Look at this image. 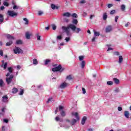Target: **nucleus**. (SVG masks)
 I'll use <instances>...</instances> for the list:
<instances>
[{
  "instance_id": "nucleus-1",
  "label": "nucleus",
  "mask_w": 131,
  "mask_h": 131,
  "mask_svg": "<svg viewBox=\"0 0 131 131\" xmlns=\"http://www.w3.org/2000/svg\"><path fill=\"white\" fill-rule=\"evenodd\" d=\"M61 29L62 30V31L66 32L67 36L70 35V31H69V29H71V30L73 32H75V33H79V32L81 31V28H76V26L73 25V24L68 25L67 27L63 26L61 27Z\"/></svg>"
},
{
  "instance_id": "nucleus-2",
  "label": "nucleus",
  "mask_w": 131,
  "mask_h": 131,
  "mask_svg": "<svg viewBox=\"0 0 131 131\" xmlns=\"http://www.w3.org/2000/svg\"><path fill=\"white\" fill-rule=\"evenodd\" d=\"M64 68H62V65L59 64L58 67L52 68V71L53 72H58L59 71L60 72H63V71H64Z\"/></svg>"
},
{
  "instance_id": "nucleus-3",
  "label": "nucleus",
  "mask_w": 131,
  "mask_h": 131,
  "mask_svg": "<svg viewBox=\"0 0 131 131\" xmlns=\"http://www.w3.org/2000/svg\"><path fill=\"white\" fill-rule=\"evenodd\" d=\"M14 54H23V50L21 48L17 47H15V49H13Z\"/></svg>"
},
{
  "instance_id": "nucleus-4",
  "label": "nucleus",
  "mask_w": 131,
  "mask_h": 131,
  "mask_svg": "<svg viewBox=\"0 0 131 131\" xmlns=\"http://www.w3.org/2000/svg\"><path fill=\"white\" fill-rule=\"evenodd\" d=\"M14 78V75L12 74L10 75V77L6 78V82L7 84H10Z\"/></svg>"
},
{
  "instance_id": "nucleus-5",
  "label": "nucleus",
  "mask_w": 131,
  "mask_h": 131,
  "mask_svg": "<svg viewBox=\"0 0 131 131\" xmlns=\"http://www.w3.org/2000/svg\"><path fill=\"white\" fill-rule=\"evenodd\" d=\"M8 14L10 17H15V16H16L17 15H18L17 13H15L13 11H8Z\"/></svg>"
},
{
  "instance_id": "nucleus-6",
  "label": "nucleus",
  "mask_w": 131,
  "mask_h": 131,
  "mask_svg": "<svg viewBox=\"0 0 131 131\" xmlns=\"http://www.w3.org/2000/svg\"><path fill=\"white\" fill-rule=\"evenodd\" d=\"M8 99H9V97L7 95H4L2 97V102H3V103H8Z\"/></svg>"
},
{
  "instance_id": "nucleus-7",
  "label": "nucleus",
  "mask_w": 131,
  "mask_h": 131,
  "mask_svg": "<svg viewBox=\"0 0 131 131\" xmlns=\"http://www.w3.org/2000/svg\"><path fill=\"white\" fill-rule=\"evenodd\" d=\"M112 31V26H107L105 28V32L108 33Z\"/></svg>"
},
{
  "instance_id": "nucleus-8",
  "label": "nucleus",
  "mask_w": 131,
  "mask_h": 131,
  "mask_svg": "<svg viewBox=\"0 0 131 131\" xmlns=\"http://www.w3.org/2000/svg\"><path fill=\"white\" fill-rule=\"evenodd\" d=\"M8 69L9 73H8L6 75L7 77L10 76L11 75V73H13V68H12V67H9Z\"/></svg>"
},
{
  "instance_id": "nucleus-9",
  "label": "nucleus",
  "mask_w": 131,
  "mask_h": 131,
  "mask_svg": "<svg viewBox=\"0 0 131 131\" xmlns=\"http://www.w3.org/2000/svg\"><path fill=\"white\" fill-rule=\"evenodd\" d=\"M72 115L75 116L77 120H79V116H78V113H72Z\"/></svg>"
},
{
  "instance_id": "nucleus-10",
  "label": "nucleus",
  "mask_w": 131,
  "mask_h": 131,
  "mask_svg": "<svg viewBox=\"0 0 131 131\" xmlns=\"http://www.w3.org/2000/svg\"><path fill=\"white\" fill-rule=\"evenodd\" d=\"M86 119H88V118H86V117L84 116L81 120V124L82 125H83L84 124V123H85V121H86Z\"/></svg>"
},
{
  "instance_id": "nucleus-11",
  "label": "nucleus",
  "mask_w": 131,
  "mask_h": 131,
  "mask_svg": "<svg viewBox=\"0 0 131 131\" xmlns=\"http://www.w3.org/2000/svg\"><path fill=\"white\" fill-rule=\"evenodd\" d=\"M124 115L126 118H129V113H128V111H125L124 112Z\"/></svg>"
},
{
  "instance_id": "nucleus-12",
  "label": "nucleus",
  "mask_w": 131,
  "mask_h": 131,
  "mask_svg": "<svg viewBox=\"0 0 131 131\" xmlns=\"http://www.w3.org/2000/svg\"><path fill=\"white\" fill-rule=\"evenodd\" d=\"M62 16L63 17H67L68 18H69V17H70V16H71V14H70V13H69V12H66L62 14Z\"/></svg>"
},
{
  "instance_id": "nucleus-13",
  "label": "nucleus",
  "mask_w": 131,
  "mask_h": 131,
  "mask_svg": "<svg viewBox=\"0 0 131 131\" xmlns=\"http://www.w3.org/2000/svg\"><path fill=\"white\" fill-rule=\"evenodd\" d=\"M7 38H8V39H15V37H14L13 36H12L10 34H8L7 35Z\"/></svg>"
},
{
  "instance_id": "nucleus-14",
  "label": "nucleus",
  "mask_w": 131,
  "mask_h": 131,
  "mask_svg": "<svg viewBox=\"0 0 131 131\" xmlns=\"http://www.w3.org/2000/svg\"><path fill=\"white\" fill-rule=\"evenodd\" d=\"M72 23H73V25H77V23H78V20H77V19H73Z\"/></svg>"
},
{
  "instance_id": "nucleus-15",
  "label": "nucleus",
  "mask_w": 131,
  "mask_h": 131,
  "mask_svg": "<svg viewBox=\"0 0 131 131\" xmlns=\"http://www.w3.org/2000/svg\"><path fill=\"white\" fill-rule=\"evenodd\" d=\"M12 94H17V93H18V89L13 88L12 89Z\"/></svg>"
},
{
  "instance_id": "nucleus-16",
  "label": "nucleus",
  "mask_w": 131,
  "mask_h": 131,
  "mask_svg": "<svg viewBox=\"0 0 131 131\" xmlns=\"http://www.w3.org/2000/svg\"><path fill=\"white\" fill-rule=\"evenodd\" d=\"M67 86V83H62L60 86V89H64V88H66Z\"/></svg>"
},
{
  "instance_id": "nucleus-17",
  "label": "nucleus",
  "mask_w": 131,
  "mask_h": 131,
  "mask_svg": "<svg viewBox=\"0 0 131 131\" xmlns=\"http://www.w3.org/2000/svg\"><path fill=\"white\" fill-rule=\"evenodd\" d=\"M4 15L2 14H0V24L4 22Z\"/></svg>"
},
{
  "instance_id": "nucleus-18",
  "label": "nucleus",
  "mask_w": 131,
  "mask_h": 131,
  "mask_svg": "<svg viewBox=\"0 0 131 131\" xmlns=\"http://www.w3.org/2000/svg\"><path fill=\"white\" fill-rule=\"evenodd\" d=\"M85 67V61L84 60H83L81 62V67L82 69H83V68H84Z\"/></svg>"
},
{
  "instance_id": "nucleus-19",
  "label": "nucleus",
  "mask_w": 131,
  "mask_h": 131,
  "mask_svg": "<svg viewBox=\"0 0 131 131\" xmlns=\"http://www.w3.org/2000/svg\"><path fill=\"white\" fill-rule=\"evenodd\" d=\"M113 81H114L116 84H118L119 83V80L117 78H114Z\"/></svg>"
},
{
  "instance_id": "nucleus-20",
  "label": "nucleus",
  "mask_w": 131,
  "mask_h": 131,
  "mask_svg": "<svg viewBox=\"0 0 131 131\" xmlns=\"http://www.w3.org/2000/svg\"><path fill=\"white\" fill-rule=\"evenodd\" d=\"M30 34H29V32H27L26 33V37L27 39H30Z\"/></svg>"
},
{
  "instance_id": "nucleus-21",
  "label": "nucleus",
  "mask_w": 131,
  "mask_h": 131,
  "mask_svg": "<svg viewBox=\"0 0 131 131\" xmlns=\"http://www.w3.org/2000/svg\"><path fill=\"white\" fill-rule=\"evenodd\" d=\"M107 18H108V15H107V13H103V19L104 20H107Z\"/></svg>"
},
{
  "instance_id": "nucleus-22",
  "label": "nucleus",
  "mask_w": 131,
  "mask_h": 131,
  "mask_svg": "<svg viewBox=\"0 0 131 131\" xmlns=\"http://www.w3.org/2000/svg\"><path fill=\"white\" fill-rule=\"evenodd\" d=\"M11 45H13V41L12 40H10L6 43V47H10V46H11Z\"/></svg>"
},
{
  "instance_id": "nucleus-23",
  "label": "nucleus",
  "mask_w": 131,
  "mask_h": 131,
  "mask_svg": "<svg viewBox=\"0 0 131 131\" xmlns=\"http://www.w3.org/2000/svg\"><path fill=\"white\" fill-rule=\"evenodd\" d=\"M76 122H77V120H76L75 119H73L71 122V124H72V125H74Z\"/></svg>"
},
{
  "instance_id": "nucleus-24",
  "label": "nucleus",
  "mask_w": 131,
  "mask_h": 131,
  "mask_svg": "<svg viewBox=\"0 0 131 131\" xmlns=\"http://www.w3.org/2000/svg\"><path fill=\"white\" fill-rule=\"evenodd\" d=\"M123 61V58L122 57V56L120 55L119 56V63H122Z\"/></svg>"
},
{
  "instance_id": "nucleus-25",
  "label": "nucleus",
  "mask_w": 131,
  "mask_h": 131,
  "mask_svg": "<svg viewBox=\"0 0 131 131\" xmlns=\"http://www.w3.org/2000/svg\"><path fill=\"white\" fill-rule=\"evenodd\" d=\"M33 64H34V65H37V64H38V61H37V59H36V58L33 59Z\"/></svg>"
},
{
  "instance_id": "nucleus-26",
  "label": "nucleus",
  "mask_w": 131,
  "mask_h": 131,
  "mask_svg": "<svg viewBox=\"0 0 131 131\" xmlns=\"http://www.w3.org/2000/svg\"><path fill=\"white\" fill-rule=\"evenodd\" d=\"M56 121H60L61 122H63V119H60L59 117H56L55 118Z\"/></svg>"
},
{
  "instance_id": "nucleus-27",
  "label": "nucleus",
  "mask_w": 131,
  "mask_h": 131,
  "mask_svg": "<svg viewBox=\"0 0 131 131\" xmlns=\"http://www.w3.org/2000/svg\"><path fill=\"white\" fill-rule=\"evenodd\" d=\"M23 43V42L21 41V40H17L16 41V45H22Z\"/></svg>"
},
{
  "instance_id": "nucleus-28",
  "label": "nucleus",
  "mask_w": 131,
  "mask_h": 131,
  "mask_svg": "<svg viewBox=\"0 0 131 131\" xmlns=\"http://www.w3.org/2000/svg\"><path fill=\"white\" fill-rule=\"evenodd\" d=\"M61 116H62V117H64V116H66V113H65V111H62L60 113Z\"/></svg>"
},
{
  "instance_id": "nucleus-29",
  "label": "nucleus",
  "mask_w": 131,
  "mask_h": 131,
  "mask_svg": "<svg viewBox=\"0 0 131 131\" xmlns=\"http://www.w3.org/2000/svg\"><path fill=\"white\" fill-rule=\"evenodd\" d=\"M24 21H25V25H28L29 23V21L28 20V19L26 18H24L23 19Z\"/></svg>"
},
{
  "instance_id": "nucleus-30",
  "label": "nucleus",
  "mask_w": 131,
  "mask_h": 131,
  "mask_svg": "<svg viewBox=\"0 0 131 131\" xmlns=\"http://www.w3.org/2000/svg\"><path fill=\"white\" fill-rule=\"evenodd\" d=\"M94 32L95 36H100V32H96L95 30H94Z\"/></svg>"
},
{
  "instance_id": "nucleus-31",
  "label": "nucleus",
  "mask_w": 131,
  "mask_h": 131,
  "mask_svg": "<svg viewBox=\"0 0 131 131\" xmlns=\"http://www.w3.org/2000/svg\"><path fill=\"white\" fill-rule=\"evenodd\" d=\"M70 21V20H69V19H68L67 18H63V22H64V23H69Z\"/></svg>"
},
{
  "instance_id": "nucleus-32",
  "label": "nucleus",
  "mask_w": 131,
  "mask_h": 131,
  "mask_svg": "<svg viewBox=\"0 0 131 131\" xmlns=\"http://www.w3.org/2000/svg\"><path fill=\"white\" fill-rule=\"evenodd\" d=\"M67 79H68L69 80H72L73 78H72V76H71V75H70L67 77Z\"/></svg>"
},
{
  "instance_id": "nucleus-33",
  "label": "nucleus",
  "mask_w": 131,
  "mask_h": 131,
  "mask_svg": "<svg viewBox=\"0 0 131 131\" xmlns=\"http://www.w3.org/2000/svg\"><path fill=\"white\" fill-rule=\"evenodd\" d=\"M0 86L1 88L4 86V80L0 79Z\"/></svg>"
},
{
  "instance_id": "nucleus-34",
  "label": "nucleus",
  "mask_w": 131,
  "mask_h": 131,
  "mask_svg": "<svg viewBox=\"0 0 131 131\" xmlns=\"http://www.w3.org/2000/svg\"><path fill=\"white\" fill-rule=\"evenodd\" d=\"M51 8L53 9V10H55V9H58V7L56 6V5L54 4L51 5Z\"/></svg>"
},
{
  "instance_id": "nucleus-35",
  "label": "nucleus",
  "mask_w": 131,
  "mask_h": 131,
  "mask_svg": "<svg viewBox=\"0 0 131 131\" xmlns=\"http://www.w3.org/2000/svg\"><path fill=\"white\" fill-rule=\"evenodd\" d=\"M121 9L123 11H125V6L124 5H122L121 6Z\"/></svg>"
},
{
  "instance_id": "nucleus-36",
  "label": "nucleus",
  "mask_w": 131,
  "mask_h": 131,
  "mask_svg": "<svg viewBox=\"0 0 131 131\" xmlns=\"http://www.w3.org/2000/svg\"><path fill=\"white\" fill-rule=\"evenodd\" d=\"M24 94V90L20 89V92L19 93V96H22Z\"/></svg>"
},
{
  "instance_id": "nucleus-37",
  "label": "nucleus",
  "mask_w": 131,
  "mask_h": 131,
  "mask_svg": "<svg viewBox=\"0 0 131 131\" xmlns=\"http://www.w3.org/2000/svg\"><path fill=\"white\" fill-rule=\"evenodd\" d=\"M71 16H72V17H73V18H77V14L74 13L72 14V15H71Z\"/></svg>"
},
{
  "instance_id": "nucleus-38",
  "label": "nucleus",
  "mask_w": 131,
  "mask_h": 131,
  "mask_svg": "<svg viewBox=\"0 0 131 131\" xmlns=\"http://www.w3.org/2000/svg\"><path fill=\"white\" fill-rule=\"evenodd\" d=\"M107 84H108V85H112L113 82L112 81H108L107 82Z\"/></svg>"
},
{
  "instance_id": "nucleus-39",
  "label": "nucleus",
  "mask_w": 131,
  "mask_h": 131,
  "mask_svg": "<svg viewBox=\"0 0 131 131\" xmlns=\"http://www.w3.org/2000/svg\"><path fill=\"white\" fill-rule=\"evenodd\" d=\"M50 62H51V60L50 59H46L45 61V65H48V64H49V63H50Z\"/></svg>"
},
{
  "instance_id": "nucleus-40",
  "label": "nucleus",
  "mask_w": 131,
  "mask_h": 131,
  "mask_svg": "<svg viewBox=\"0 0 131 131\" xmlns=\"http://www.w3.org/2000/svg\"><path fill=\"white\" fill-rule=\"evenodd\" d=\"M3 5H4L5 7H9V3L7 2H4Z\"/></svg>"
},
{
  "instance_id": "nucleus-41",
  "label": "nucleus",
  "mask_w": 131,
  "mask_h": 131,
  "mask_svg": "<svg viewBox=\"0 0 131 131\" xmlns=\"http://www.w3.org/2000/svg\"><path fill=\"white\" fill-rule=\"evenodd\" d=\"M84 57L83 56H80L79 57V59L80 61H82L84 59Z\"/></svg>"
},
{
  "instance_id": "nucleus-42",
  "label": "nucleus",
  "mask_w": 131,
  "mask_h": 131,
  "mask_svg": "<svg viewBox=\"0 0 131 131\" xmlns=\"http://www.w3.org/2000/svg\"><path fill=\"white\" fill-rule=\"evenodd\" d=\"M82 94L84 95L86 93V91H85V89L84 88H82Z\"/></svg>"
},
{
  "instance_id": "nucleus-43",
  "label": "nucleus",
  "mask_w": 131,
  "mask_h": 131,
  "mask_svg": "<svg viewBox=\"0 0 131 131\" xmlns=\"http://www.w3.org/2000/svg\"><path fill=\"white\" fill-rule=\"evenodd\" d=\"M52 27L53 30H56L57 27H56L55 25H52Z\"/></svg>"
},
{
  "instance_id": "nucleus-44",
  "label": "nucleus",
  "mask_w": 131,
  "mask_h": 131,
  "mask_svg": "<svg viewBox=\"0 0 131 131\" xmlns=\"http://www.w3.org/2000/svg\"><path fill=\"white\" fill-rule=\"evenodd\" d=\"M42 14H43V12L41 11H39L38 12V14L39 16H41V15H42Z\"/></svg>"
},
{
  "instance_id": "nucleus-45",
  "label": "nucleus",
  "mask_w": 131,
  "mask_h": 131,
  "mask_svg": "<svg viewBox=\"0 0 131 131\" xmlns=\"http://www.w3.org/2000/svg\"><path fill=\"white\" fill-rule=\"evenodd\" d=\"M111 15H114V14H115V10H113L111 11L110 12Z\"/></svg>"
},
{
  "instance_id": "nucleus-46",
  "label": "nucleus",
  "mask_w": 131,
  "mask_h": 131,
  "mask_svg": "<svg viewBox=\"0 0 131 131\" xmlns=\"http://www.w3.org/2000/svg\"><path fill=\"white\" fill-rule=\"evenodd\" d=\"M7 66H8V62H5L4 66V69H7Z\"/></svg>"
},
{
  "instance_id": "nucleus-47",
  "label": "nucleus",
  "mask_w": 131,
  "mask_h": 131,
  "mask_svg": "<svg viewBox=\"0 0 131 131\" xmlns=\"http://www.w3.org/2000/svg\"><path fill=\"white\" fill-rule=\"evenodd\" d=\"M65 40H66V41H67V42H68V41H69V40H70V37H66L65 38Z\"/></svg>"
},
{
  "instance_id": "nucleus-48",
  "label": "nucleus",
  "mask_w": 131,
  "mask_h": 131,
  "mask_svg": "<svg viewBox=\"0 0 131 131\" xmlns=\"http://www.w3.org/2000/svg\"><path fill=\"white\" fill-rule=\"evenodd\" d=\"M111 7H113V4H108L107 5V7L108 9H110V8H111Z\"/></svg>"
},
{
  "instance_id": "nucleus-49",
  "label": "nucleus",
  "mask_w": 131,
  "mask_h": 131,
  "mask_svg": "<svg viewBox=\"0 0 131 131\" xmlns=\"http://www.w3.org/2000/svg\"><path fill=\"white\" fill-rule=\"evenodd\" d=\"M0 55L2 56H4V52L2 50H0Z\"/></svg>"
},
{
  "instance_id": "nucleus-50",
  "label": "nucleus",
  "mask_w": 131,
  "mask_h": 131,
  "mask_svg": "<svg viewBox=\"0 0 131 131\" xmlns=\"http://www.w3.org/2000/svg\"><path fill=\"white\" fill-rule=\"evenodd\" d=\"M80 4H85V1H84V0H81L80 1Z\"/></svg>"
},
{
  "instance_id": "nucleus-51",
  "label": "nucleus",
  "mask_w": 131,
  "mask_h": 131,
  "mask_svg": "<svg viewBox=\"0 0 131 131\" xmlns=\"http://www.w3.org/2000/svg\"><path fill=\"white\" fill-rule=\"evenodd\" d=\"M57 39L61 40V39H62V36H61V35L57 36Z\"/></svg>"
},
{
  "instance_id": "nucleus-52",
  "label": "nucleus",
  "mask_w": 131,
  "mask_h": 131,
  "mask_svg": "<svg viewBox=\"0 0 131 131\" xmlns=\"http://www.w3.org/2000/svg\"><path fill=\"white\" fill-rule=\"evenodd\" d=\"M118 18H119V17L118 16H116L115 17V22H117V20H118Z\"/></svg>"
},
{
  "instance_id": "nucleus-53",
  "label": "nucleus",
  "mask_w": 131,
  "mask_h": 131,
  "mask_svg": "<svg viewBox=\"0 0 131 131\" xmlns=\"http://www.w3.org/2000/svg\"><path fill=\"white\" fill-rule=\"evenodd\" d=\"M4 121L6 123H8V122H9V120L7 119H4Z\"/></svg>"
},
{
  "instance_id": "nucleus-54",
  "label": "nucleus",
  "mask_w": 131,
  "mask_h": 131,
  "mask_svg": "<svg viewBox=\"0 0 131 131\" xmlns=\"http://www.w3.org/2000/svg\"><path fill=\"white\" fill-rule=\"evenodd\" d=\"M118 111H122V107H121L120 106H119L118 107Z\"/></svg>"
},
{
  "instance_id": "nucleus-55",
  "label": "nucleus",
  "mask_w": 131,
  "mask_h": 131,
  "mask_svg": "<svg viewBox=\"0 0 131 131\" xmlns=\"http://www.w3.org/2000/svg\"><path fill=\"white\" fill-rule=\"evenodd\" d=\"M96 41V37H93V38L92 39V42H94V41Z\"/></svg>"
},
{
  "instance_id": "nucleus-56",
  "label": "nucleus",
  "mask_w": 131,
  "mask_h": 131,
  "mask_svg": "<svg viewBox=\"0 0 131 131\" xmlns=\"http://www.w3.org/2000/svg\"><path fill=\"white\" fill-rule=\"evenodd\" d=\"M115 55H116V56H119V52H115L114 53Z\"/></svg>"
},
{
  "instance_id": "nucleus-57",
  "label": "nucleus",
  "mask_w": 131,
  "mask_h": 131,
  "mask_svg": "<svg viewBox=\"0 0 131 131\" xmlns=\"http://www.w3.org/2000/svg\"><path fill=\"white\" fill-rule=\"evenodd\" d=\"M63 108H64V107H63V106H61V105H60V106H59V110H63Z\"/></svg>"
},
{
  "instance_id": "nucleus-58",
  "label": "nucleus",
  "mask_w": 131,
  "mask_h": 131,
  "mask_svg": "<svg viewBox=\"0 0 131 131\" xmlns=\"http://www.w3.org/2000/svg\"><path fill=\"white\" fill-rule=\"evenodd\" d=\"M52 100H53L52 98H49L48 100L47 101V103H49V102H51V101H52Z\"/></svg>"
},
{
  "instance_id": "nucleus-59",
  "label": "nucleus",
  "mask_w": 131,
  "mask_h": 131,
  "mask_svg": "<svg viewBox=\"0 0 131 131\" xmlns=\"http://www.w3.org/2000/svg\"><path fill=\"white\" fill-rule=\"evenodd\" d=\"M17 70H20V69H21V66L18 65L17 66Z\"/></svg>"
},
{
  "instance_id": "nucleus-60",
  "label": "nucleus",
  "mask_w": 131,
  "mask_h": 131,
  "mask_svg": "<svg viewBox=\"0 0 131 131\" xmlns=\"http://www.w3.org/2000/svg\"><path fill=\"white\" fill-rule=\"evenodd\" d=\"M37 40H40V36L37 35Z\"/></svg>"
},
{
  "instance_id": "nucleus-61",
  "label": "nucleus",
  "mask_w": 131,
  "mask_h": 131,
  "mask_svg": "<svg viewBox=\"0 0 131 131\" xmlns=\"http://www.w3.org/2000/svg\"><path fill=\"white\" fill-rule=\"evenodd\" d=\"M16 9H18V7L16 5H14L13 6V9L16 10Z\"/></svg>"
},
{
  "instance_id": "nucleus-62",
  "label": "nucleus",
  "mask_w": 131,
  "mask_h": 131,
  "mask_svg": "<svg viewBox=\"0 0 131 131\" xmlns=\"http://www.w3.org/2000/svg\"><path fill=\"white\" fill-rule=\"evenodd\" d=\"M94 17H95V15H91L90 16V19H93V18H94Z\"/></svg>"
},
{
  "instance_id": "nucleus-63",
  "label": "nucleus",
  "mask_w": 131,
  "mask_h": 131,
  "mask_svg": "<svg viewBox=\"0 0 131 131\" xmlns=\"http://www.w3.org/2000/svg\"><path fill=\"white\" fill-rule=\"evenodd\" d=\"M5 126H3V127H2V131H5L6 130V129L5 128Z\"/></svg>"
},
{
  "instance_id": "nucleus-64",
  "label": "nucleus",
  "mask_w": 131,
  "mask_h": 131,
  "mask_svg": "<svg viewBox=\"0 0 131 131\" xmlns=\"http://www.w3.org/2000/svg\"><path fill=\"white\" fill-rule=\"evenodd\" d=\"M93 130L94 129H93V128H91L88 129V131H93Z\"/></svg>"
}]
</instances>
